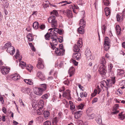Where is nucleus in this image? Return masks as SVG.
<instances>
[{"instance_id": "1", "label": "nucleus", "mask_w": 125, "mask_h": 125, "mask_svg": "<svg viewBox=\"0 0 125 125\" xmlns=\"http://www.w3.org/2000/svg\"><path fill=\"white\" fill-rule=\"evenodd\" d=\"M111 77V79L107 80L106 81L104 80H103L101 82V85L102 87H104L108 89L110 87L112 86L114 84L115 82V77L110 76Z\"/></svg>"}, {"instance_id": "2", "label": "nucleus", "mask_w": 125, "mask_h": 125, "mask_svg": "<svg viewBox=\"0 0 125 125\" xmlns=\"http://www.w3.org/2000/svg\"><path fill=\"white\" fill-rule=\"evenodd\" d=\"M55 19V16L53 15H52L48 19V21L49 23H52V27H56L57 26V22Z\"/></svg>"}, {"instance_id": "3", "label": "nucleus", "mask_w": 125, "mask_h": 125, "mask_svg": "<svg viewBox=\"0 0 125 125\" xmlns=\"http://www.w3.org/2000/svg\"><path fill=\"white\" fill-rule=\"evenodd\" d=\"M82 40L80 39L77 42V44H75L74 46L73 51L76 52H78L80 50L79 48H81L83 45Z\"/></svg>"}, {"instance_id": "4", "label": "nucleus", "mask_w": 125, "mask_h": 125, "mask_svg": "<svg viewBox=\"0 0 125 125\" xmlns=\"http://www.w3.org/2000/svg\"><path fill=\"white\" fill-rule=\"evenodd\" d=\"M55 52L57 55L62 56L65 52V50L63 49L62 45H61L59 46V48H56Z\"/></svg>"}, {"instance_id": "5", "label": "nucleus", "mask_w": 125, "mask_h": 125, "mask_svg": "<svg viewBox=\"0 0 125 125\" xmlns=\"http://www.w3.org/2000/svg\"><path fill=\"white\" fill-rule=\"evenodd\" d=\"M105 68L106 67L105 65H100L99 69V73L102 75H105L106 72Z\"/></svg>"}, {"instance_id": "6", "label": "nucleus", "mask_w": 125, "mask_h": 125, "mask_svg": "<svg viewBox=\"0 0 125 125\" xmlns=\"http://www.w3.org/2000/svg\"><path fill=\"white\" fill-rule=\"evenodd\" d=\"M34 93L37 95L40 96L41 95L43 92V90L40 88L35 87L33 89Z\"/></svg>"}, {"instance_id": "7", "label": "nucleus", "mask_w": 125, "mask_h": 125, "mask_svg": "<svg viewBox=\"0 0 125 125\" xmlns=\"http://www.w3.org/2000/svg\"><path fill=\"white\" fill-rule=\"evenodd\" d=\"M85 55L87 58L90 59L91 60H94V58L91 55L90 51L88 49L86 50L85 52Z\"/></svg>"}, {"instance_id": "8", "label": "nucleus", "mask_w": 125, "mask_h": 125, "mask_svg": "<svg viewBox=\"0 0 125 125\" xmlns=\"http://www.w3.org/2000/svg\"><path fill=\"white\" fill-rule=\"evenodd\" d=\"M43 62L42 59L39 58L38 59V63L37 65V67L39 69H42L44 67Z\"/></svg>"}, {"instance_id": "9", "label": "nucleus", "mask_w": 125, "mask_h": 125, "mask_svg": "<svg viewBox=\"0 0 125 125\" xmlns=\"http://www.w3.org/2000/svg\"><path fill=\"white\" fill-rule=\"evenodd\" d=\"M43 110L44 109L43 108H42V107H40L39 109L37 110H33L32 111V114L33 115H35L37 114L40 115L43 113Z\"/></svg>"}, {"instance_id": "10", "label": "nucleus", "mask_w": 125, "mask_h": 125, "mask_svg": "<svg viewBox=\"0 0 125 125\" xmlns=\"http://www.w3.org/2000/svg\"><path fill=\"white\" fill-rule=\"evenodd\" d=\"M113 67V65L111 63L109 64H108V72L109 75L110 76H114V73L112 70V69Z\"/></svg>"}, {"instance_id": "11", "label": "nucleus", "mask_w": 125, "mask_h": 125, "mask_svg": "<svg viewBox=\"0 0 125 125\" xmlns=\"http://www.w3.org/2000/svg\"><path fill=\"white\" fill-rule=\"evenodd\" d=\"M70 91L67 90L64 92L62 94L63 96L65 97L68 99H70L71 98Z\"/></svg>"}, {"instance_id": "12", "label": "nucleus", "mask_w": 125, "mask_h": 125, "mask_svg": "<svg viewBox=\"0 0 125 125\" xmlns=\"http://www.w3.org/2000/svg\"><path fill=\"white\" fill-rule=\"evenodd\" d=\"M7 52L9 53L10 54L13 55L14 53L15 52V49L14 47L13 46H10L6 50Z\"/></svg>"}, {"instance_id": "13", "label": "nucleus", "mask_w": 125, "mask_h": 125, "mask_svg": "<svg viewBox=\"0 0 125 125\" xmlns=\"http://www.w3.org/2000/svg\"><path fill=\"white\" fill-rule=\"evenodd\" d=\"M51 39L52 40V43L55 46L57 45L58 44V40L57 38L56 35L52 36Z\"/></svg>"}, {"instance_id": "14", "label": "nucleus", "mask_w": 125, "mask_h": 125, "mask_svg": "<svg viewBox=\"0 0 125 125\" xmlns=\"http://www.w3.org/2000/svg\"><path fill=\"white\" fill-rule=\"evenodd\" d=\"M63 12L64 13H66L67 16L69 18H71L73 17L72 12L70 10L67 9L65 11H64Z\"/></svg>"}, {"instance_id": "15", "label": "nucleus", "mask_w": 125, "mask_h": 125, "mask_svg": "<svg viewBox=\"0 0 125 125\" xmlns=\"http://www.w3.org/2000/svg\"><path fill=\"white\" fill-rule=\"evenodd\" d=\"M10 69L6 67H3L1 69V72L3 74H8L9 72Z\"/></svg>"}, {"instance_id": "16", "label": "nucleus", "mask_w": 125, "mask_h": 125, "mask_svg": "<svg viewBox=\"0 0 125 125\" xmlns=\"http://www.w3.org/2000/svg\"><path fill=\"white\" fill-rule=\"evenodd\" d=\"M21 91L23 93L25 94L26 93L29 94L30 92V89L29 88H26L23 87L21 88Z\"/></svg>"}, {"instance_id": "17", "label": "nucleus", "mask_w": 125, "mask_h": 125, "mask_svg": "<svg viewBox=\"0 0 125 125\" xmlns=\"http://www.w3.org/2000/svg\"><path fill=\"white\" fill-rule=\"evenodd\" d=\"M37 76V77H38L42 81L44 80L45 79L44 75L41 72H38Z\"/></svg>"}, {"instance_id": "18", "label": "nucleus", "mask_w": 125, "mask_h": 125, "mask_svg": "<svg viewBox=\"0 0 125 125\" xmlns=\"http://www.w3.org/2000/svg\"><path fill=\"white\" fill-rule=\"evenodd\" d=\"M81 56V54L79 52H74L73 55V58L75 60H78L80 58Z\"/></svg>"}, {"instance_id": "19", "label": "nucleus", "mask_w": 125, "mask_h": 125, "mask_svg": "<svg viewBox=\"0 0 125 125\" xmlns=\"http://www.w3.org/2000/svg\"><path fill=\"white\" fill-rule=\"evenodd\" d=\"M83 113L82 111H78L76 112L74 114V117L76 119H78Z\"/></svg>"}, {"instance_id": "20", "label": "nucleus", "mask_w": 125, "mask_h": 125, "mask_svg": "<svg viewBox=\"0 0 125 125\" xmlns=\"http://www.w3.org/2000/svg\"><path fill=\"white\" fill-rule=\"evenodd\" d=\"M104 11L106 16H110L111 14L110 10L108 7H106L105 8Z\"/></svg>"}, {"instance_id": "21", "label": "nucleus", "mask_w": 125, "mask_h": 125, "mask_svg": "<svg viewBox=\"0 0 125 125\" xmlns=\"http://www.w3.org/2000/svg\"><path fill=\"white\" fill-rule=\"evenodd\" d=\"M11 77L13 80L16 81L20 79V76L17 74H15L12 75Z\"/></svg>"}, {"instance_id": "22", "label": "nucleus", "mask_w": 125, "mask_h": 125, "mask_svg": "<svg viewBox=\"0 0 125 125\" xmlns=\"http://www.w3.org/2000/svg\"><path fill=\"white\" fill-rule=\"evenodd\" d=\"M75 69L72 67L70 68L69 71L68 73L70 74V77H71L74 74Z\"/></svg>"}, {"instance_id": "23", "label": "nucleus", "mask_w": 125, "mask_h": 125, "mask_svg": "<svg viewBox=\"0 0 125 125\" xmlns=\"http://www.w3.org/2000/svg\"><path fill=\"white\" fill-rule=\"evenodd\" d=\"M100 92V89L98 88L97 90L95 89L93 93L91 94V95L92 97L96 95L97 94H99Z\"/></svg>"}, {"instance_id": "24", "label": "nucleus", "mask_w": 125, "mask_h": 125, "mask_svg": "<svg viewBox=\"0 0 125 125\" xmlns=\"http://www.w3.org/2000/svg\"><path fill=\"white\" fill-rule=\"evenodd\" d=\"M123 112H122L118 114V118L121 120H123L125 118V114L123 113Z\"/></svg>"}, {"instance_id": "25", "label": "nucleus", "mask_w": 125, "mask_h": 125, "mask_svg": "<svg viewBox=\"0 0 125 125\" xmlns=\"http://www.w3.org/2000/svg\"><path fill=\"white\" fill-rule=\"evenodd\" d=\"M49 30H51V32H52L53 34V35H55V34L56 33V32L57 33L58 31V29H57L56 28H55L54 29L53 28H51Z\"/></svg>"}, {"instance_id": "26", "label": "nucleus", "mask_w": 125, "mask_h": 125, "mask_svg": "<svg viewBox=\"0 0 125 125\" xmlns=\"http://www.w3.org/2000/svg\"><path fill=\"white\" fill-rule=\"evenodd\" d=\"M80 27H82L84 28L85 26V22L83 20V19H81L79 23Z\"/></svg>"}, {"instance_id": "27", "label": "nucleus", "mask_w": 125, "mask_h": 125, "mask_svg": "<svg viewBox=\"0 0 125 125\" xmlns=\"http://www.w3.org/2000/svg\"><path fill=\"white\" fill-rule=\"evenodd\" d=\"M52 36H53V35H52L51 32L49 34L48 33L45 35V39L46 40H48L49 39L50 37H51Z\"/></svg>"}, {"instance_id": "28", "label": "nucleus", "mask_w": 125, "mask_h": 125, "mask_svg": "<svg viewBox=\"0 0 125 125\" xmlns=\"http://www.w3.org/2000/svg\"><path fill=\"white\" fill-rule=\"evenodd\" d=\"M102 31V34L104 35L105 34V31L106 29V26L105 25H104L101 27Z\"/></svg>"}, {"instance_id": "29", "label": "nucleus", "mask_w": 125, "mask_h": 125, "mask_svg": "<svg viewBox=\"0 0 125 125\" xmlns=\"http://www.w3.org/2000/svg\"><path fill=\"white\" fill-rule=\"evenodd\" d=\"M24 81L26 83L29 85H32L33 84L31 80L25 79L24 80Z\"/></svg>"}, {"instance_id": "30", "label": "nucleus", "mask_w": 125, "mask_h": 125, "mask_svg": "<svg viewBox=\"0 0 125 125\" xmlns=\"http://www.w3.org/2000/svg\"><path fill=\"white\" fill-rule=\"evenodd\" d=\"M1 1H2V4L4 7L7 8L9 5V3L7 2L5 0H1Z\"/></svg>"}, {"instance_id": "31", "label": "nucleus", "mask_w": 125, "mask_h": 125, "mask_svg": "<svg viewBox=\"0 0 125 125\" xmlns=\"http://www.w3.org/2000/svg\"><path fill=\"white\" fill-rule=\"evenodd\" d=\"M116 30L117 32V35L120 34V31H121V28L119 25H117L115 27Z\"/></svg>"}, {"instance_id": "32", "label": "nucleus", "mask_w": 125, "mask_h": 125, "mask_svg": "<svg viewBox=\"0 0 125 125\" xmlns=\"http://www.w3.org/2000/svg\"><path fill=\"white\" fill-rule=\"evenodd\" d=\"M19 66L21 67L22 69H23L24 67L26 66V64L25 62L22 61H20Z\"/></svg>"}, {"instance_id": "33", "label": "nucleus", "mask_w": 125, "mask_h": 125, "mask_svg": "<svg viewBox=\"0 0 125 125\" xmlns=\"http://www.w3.org/2000/svg\"><path fill=\"white\" fill-rule=\"evenodd\" d=\"M69 103L70 104V109L71 110H73L75 109V105H73V104L72 101H69Z\"/></svg>"}, {"instance_id": "34", "label": "nucleus", "mask_w": 125, "mask_h": 125, "mask_svg": "<svg viewBox=\"0 0 125 125\" xmlns=\"http://www.w3.org/2000/svg\"><path fill=\"white\" fill-rule=\"evenodd\" d=\"M33 27L35 29H37L39 27V24L37 22H35L33 24Z\"/></svg>"}, {"instance_id": "35", "label": "nucleus", "mask_w": 125, "mask_h": 125, "mask_svg": "<svg viewBox=\"0 0 125 125\" xmlns=\"http://www.w3.org/2000/svg\"><path fill=\"white\" fill-rule=\"evenodd\" d=\"M117 72L118 75L121 76H123V74L124 73L123 71L120 69H118L117 70Z\"/></svg>"}, {"instance_id": "36", "label": "nucleus", "mask_w": 125, "mask_h": 125, "mask_svg": "<svg viewBox=\"0 0 125 125\" xmlns=\"http://www.w3.org/2000/svg\"><path fill=\"white\" fill-rule=\"evenodd\" d=\"M43 113L44 114V115L45 118L46 119H47L48 117L49 116L50 113L49 111H44V113L43 112Z\"/></svg>"}, {"instance_id": "37", "label": "nucleus", "mask_w": 125, "mask_h": 125, "mask_svg": "<svg viewBox=\"0 0 125 125\" xmlns=\"http://www.w3.org/2000/svg\"><path fill=\"white\" fill-rule=\"evenodd\" d=\"M80 97L82 98H83V97H86L87 95V94L85 92L84 93L81 92L80 93Z\"/></svg>"}, {"instance_id": "38", "label": "nucleus", "mask_w": 125, "mask_h": 125, "mask_svg": "<svg viewBox=\"0 0 125 125\" xmlns=\"http://www.w3.org/2000/svg\"><path fill=\"white\" fill-rule=\"evenodd\" d=\"M82 27H80L78 29V31L79 33L81 34H83L84 32L83 28Z\"/></svg>"}, {"instance_id": "39", "label": "nucleus", "mask_w": 125, "mask_h": 125, "mask_svg": "<svg viewBox=\"0 0 125 125\" xmlns=\"http://www.w3.org/2000/svg\"><path fill=\"white\" fill-rule=\"evenodd\" d=\"M11 43L10 42H8V43H6L5 45L4 46V48L5 49H8V48L10 47V46H11Z\"/></svg>"}, {"instance_id": "40", "label": "nucleus", "mask_w": 125, "mask_h": 125, "mask_svg": "<svg viewBox=\"0 0 125 125\" xmlns=\"http://www.w3.org/2000/svg\"><path fill=\"white\" fill-rule=\"evenodd\" d=\"M104 43L106 44H109L110 42L109 38L107 37H105L104 39Z\"/></svg>"}, {"instance_id": "41", "label": "nucleus", "mask_w": 125, "mask_h": 125, "mask_svg": "<svg viewBox=\"0 0 125 125\" xmlns=\"http://www.w3.org/2000/svg\"><path fill=\"white\" fill-rule=\"evenodd\" d=\"M96 121L98 124H101L102 122L101 116H99L98 118L96 119Z\"/></svg>"}, {"instance_id": "42", "label": "nucleus", "mask_w": 125, "mask_h": 125, "mask_svg": "<svg viewBox=\"0 0 125 125\" xmlns=\"http://www.w3.org/2000/svg\"><path fill=\"white\" fill-rule=\"evenodd\" d=\"M58 119L57 117H55L53 119L52 121V123L53 125L56 124L58 122Z\"/></svg>"}, {"instance_id": "43", "label": "nucleus", "mask_w": 125, "mask_h": 125, "mask_svg": "<svg viewBox=\"0 0 125 125\" xmlns=\"http://www.w3.org/2000/svg\"><path fill=\"white\" fill-rule=\"evenodd\" d=\"M50 13L51 14L55 15L56 16H58L59 15L57 11L56 10H54Z\"/></svg>"}, {"instance_id": "44", "label": "nucleus", "mask_w": 125, "mask_h": 125, "mask_svg": "<svg viewBox=\"0 0 125 125\" xmlns=\"http://www.w3.org/2000/svg\"><path fill=\"white\" fill-rule=\"evenodd\" d=\"M104 4L106 6H109L110 4L109 0H103Z\"/></svg>"}, {"instance_id": "45", "label": "nucleus", "mask_w": 125, "mask_h": 125, "mask_svg": "<svg viewBox=\"0 0 125 125\" xmlns=\"http://www.w3.org/2000/svg\"><path fill=\"white\" fill-rule=\"evenodd\" d=\"M101 65H105V64L106 63V61L105 60V58L104 57H103L102 59L101 60Z\"/></svg>"}, {"instance_id": "46", "label": "nucleus", "mask_w": 125, "mask_h": 125, "mask_svg": "<svg viewBox=\"0 0 125 125\" xmlns=\"http://www.w3.org/2000/svg\"><path fill=\"white\" fill-rule=\"evenodd\" d=\"M110 47L109 44H104V48L105 50L107 51Z\"/></svg>"}, {"instance_id": "47", "label": "nucleus", "mask_w": 125, "mask_h": 125, "mask_svg": "<svg viewBox=\"0 0 125 125\" xmlns=\"http://www.w3.org/2000/svg\"><path fill=\"white\" fill-rule=\"evenodd\" d=\"M116 18L117 21H120L122 20V17L121 16H120L119 14H117Z\"/></svg>"}, {"instance_id": "48", "label": "nucleus", "mask_w": 125, "mask_h": 125, "mask_svg": "<svg viewBox=\"0 0 125 125\" xmlns=\"http://www.w3.org/2000/svg\"><path fill=\"white\" fill-rule=\"evenodd\" d=\"M49 96V95L48 94H45L42 95L41 98L44 99H46L48 98Z\"/></svg>"}, {"instance_id": "49", "label": "nucleus", "mask_w": 125, "mask_h": 125, "mask_svg": "<svg viewBox=\"0 0 125 125\" xmlns=\"http://www.w3.org/2000/svg\"><path fill=\"white\" fill-rule=\"evenodd\" d=\"M87 115L88 117H89V118L90 119H93L95 116V114H92L90 115L87 114Z\"/></svg>"}, {"instance_id": "50", "label": "nucleus", "mask_w": 125, "mask_h": 125, "mask_svg": "<svg viewBox=\"0 0 125 125\" xmlns=\"http://www.w3.org/2000/svg\"><path fill=\"white\" fill-rule=\"evenodd\" d=\"M19 51L17 49L16 50V55H14V57L15 58L17 59L18 58L19 56Z\"/></svg>"}, {"instance_id": "51", "label": "nucleus", "mask_w": 125, "mask_h": 125, "mask_svg": "<svg viewBox=\"0 0 125 125\" xmlns=\"http://www.w3.org/2000/svg\"><path fill=\"white\" fill-rule=\"evenodd\" d=\"M84 106V105L83 104H80L77 106V108L78 110L82 109Z\"/></svg>"}, {"instance_id": "52", "label": "nucleus", "mask_w": 125, "mask_h": 125, "mask_svg": "<svg viewBox=\"0 0 125 125\" xmlns=\"http://www.w3.org/2000/svg\"><path fill=\"white\" fill-rule=\"evenodd\" d=\"M63 83L64 84L68 85L69 84L70 82L68 79H66L64 80Z\"/></svg>"}, {"instance_id": "53", "label": "nucleus", "mask_w": 125, "mask_h": 125, "mask_svg": "<svg viewBox=\"0 0 125 125\" xmlns=\"http://www.w3.org/2000/svg\"><path fill=\"white\" fill-rule=\"evenodd\" d=\"M37 119L39 120L40 122H42L43 121V118L42 116H40L37 118Z\"/></svg>"}, {"instance_id": "54", "label": "nucleus", "mask_w": 125, "mask_h": 125, "mask_svg": "<svg viewBox=\"0 0 125 125\" xmlns=\"http://www.w3.org/2000/svg\"><path fill=\"white\" fill-rule=\"evenodd\" d=\"M44 101L42 100H41L39 101V104L40 105H41L42 106V108H43V106L44 105Z\"/></svg>"}, {"instance_id": "55", "label": "nucleus", "mask_w": 125, "mask_h": 125, "mask_svg": "<svg viewBox=\"0 0 125 125\" xmlns=\"http://www.w3.org/2000/svg\"><path fill=\"white\" fill-rule=\"evenodd\" d=\"M42 88H40L41 89H42L43 90V91L45 90L46 86V85L45 84H42L41 85Z\"/></svg>"}, {"instance_id": "56", "label": "nucleus", "mask_w": 125, "mask_h": 125, "mask_svg": "<svg viewBox=\"0 0 125 125\" xmlns=\"http://www.w3.org/2000/svg\"><path fill=\"white\" fill-rule=\"evenodd\" d=\"M51 123L50 121H47L43 123V125H51Z\"/></svg>"}, {"instance_id": "57", "label": "nucleus", "mask_w": 125, "mask_h": 125, "mask_svg": "<svg viewBox=\"0 0 125 125\" xmlns=\"http://www.w3.org/2000/svg\"><path fill=\"white\" fill-rule=\"evenodd\" d=\"M33 68V67L31 65H28V67L27 68V69L29 71L31 70Z\"/></svg>"}, {"instance_id": "58", "label": "nucleus", "mask_w": 125, "mask_h": 125, "mask_svg": "<svg viewBox=\"0 0 125 125\" xmlns=\"http://www.w3.org/2000/svg\"><path fill=\"white\" fill-rule=\"evenodd\" d=\"M57 40L60 42L61 43L63 41V38L62 37H60L59 38H57Z\"/></svg>"}, {"instance_id": "59", "label": "nucleus", "mask_w": 125, "mask_h": 125, "mask_svg": "<svg viewBox=\"0 0 125 125\" xmlns=\"http://www.w3.org/2000/svg\"><path fill=\"white\" fill-rule=\"evenodd\" d=\"M70 61L71 62H72L75 65H77L78 64V62L73 59H72Z\"/></svg>"}, {"instance_id": "60", "label": "nucleus", "mask_w": 125, "mask_h": 125, "mask_svg": "<svg viewBox=\"0 0 125 125\" xmlns=\"http://www.w3.org/2000/svg\"><path fill=\"white\" fill-rule=\"evenodd\" d=\"M45 27V25L43 24H41L39 26L40 28L42 30H43Z\"/></svg>"}, {"instance_id": "61", "label": "nucleus", "mask_w": 125, "mask_h": 125, "mask_svg": "<svg viewBox=\"0 0 125 125\" xmlns=\"http://www.w3.org/2000/svg\"><path fill=\"white\" fill-rule=\"evenodd\" d=\"M98 100V99L96 98H94L92 101V104H93L97 102Z\"/></svg>"}, {"instance_id": "62", "label": "nucleus", "mask_w": 125, "mask_h": 125, "mask_svg": "<svg viewBox=\"0 0 125 125\" xmlns=\"http://www.w3.org/2000/svg\"><path fill=\"white\" fill-rule=\"evenodd\" d=\"M57 72H55L53 75V78L55 79H56L57 78Z\"/></svg>"}, {"instance_id": "63", "label": "nucleus", "mask_w": 125, "mask_h": 125, "mask_svg": "<svg viewBox=\"0 0 125 125\" xmlns=\"http://www.w3.org/2000/svg\"><path fill=\"white\" fill-rule=\"evenodd\" d=\"M50 44L51 46V48L52 49H54L55 48V46L51 42L50 43Z\"/></svg>"}, {"instance_id": "64", "label": "nucleus", "mask_w": 125, "mask_h": 125, "mask_svg": "<svg viewBox=\"0 0 125 125\" xmlns=\"http://www.w3.org/2000/svg\"><path fill=\"white\" fill-rule=\"evenodd\" d=\"M27 38L29 41H32L33 40V39L32 37H27Z\"/></svg>"}]
</instances>
